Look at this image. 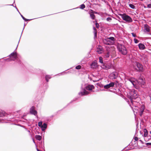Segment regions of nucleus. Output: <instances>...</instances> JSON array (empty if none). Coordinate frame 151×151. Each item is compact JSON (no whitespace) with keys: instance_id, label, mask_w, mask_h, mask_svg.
Wrapping results in <instances>:
<instances>
[{"instance_id":"nucleus-24","label":"nucleus","mask_w":151,"mask_h":151,"mask_svg":"<svg viewBox=\"0 0 151 151\" xmlns=\"http://www.w3.org/2000/svg\"><path fill=\"white\" fill-rule=\"evenodd\" d=\"M51 77L49 75H46L45 76V79L48 82L49 81V79H50Z\"/></svg>"},{"instance_id":"nucleus-35","label":"nucleus","mask_w":151,"mask_h":151,"mask_svg":"<svg viewBox=\"0 0 151 151\" xmlns=\"http://www.w3.org/2000/svg\"><path fill=\"white\" fill-rule=\"evenodd\" d=\"M134 140L135 141H138V139H139V138L138 137H135L134 138Z\"/></svg>"},{"instance_id":"nucleus-36","label":"nucleus","mask_w":151,"mask_h":151,"mask_svg":"<svg viewBox=\"0 0 151 151\" xmlns=\"http://www.w3.org/2000/svg\"><path fill=\"white\" fill-rule=\"evenodd\" d=\"M22 17L23 18V19L24 20L26 21H28V19H26L25 18H24L23 16L22 15Z\"/></svg>"},{"instance_id":"nucleus-30","label":"nucleus","mask_w":151,"mask_h":151,"mask_svg":"<svg viewBox=\"0 0 151 151\" xmlns=\"http://www.w3.org/2000/svg\"><path fill=\"white\" fill-rule=\"evenodd\" d=\"M85 7L86 6L84 4H82L80 6V8L81 9H83L84 8H85Z\"/></svg>"},{"instance_id":"nucleus-18","label":"nucleus","mask_w":151,"mask_h":151,"mask_svg":"<svg viewBox=\"0 0 151 151\" xmlns=\"http://www.w3.org/2000/svg\"><path fill=\"white\" fill-rule=\"evenodd\" d=\"M139 47L140 50H144L145 48L144 45L142 43H140L139 44Z\"/></svg>"},{"instance_id":"nucleus-17","label":"nucleus","mask_w":151,"mask_h":151,"mask_svg":"<svg viewBox=\"0 0 151 151\" xmlns=\"http://www.w3.org/2000/svg\"><path fill=\"white\" fill-rule=\"evenodd\" d=\"M47 125L45 123H44L43 125H42V126L41 127V129L42 131H44L47 128Z\"/></svg>"},{"instance_id":"nucleus-3","label":"nucleus","mask_w":151,"mask_h":151,"mask_svg":"<svg viewBox=\"0 0 151 151\" xmlns=\"http://www.w3.org/2000/svg\"><path fill=\"white\" fill-rule=\"evenodd\" d=\"M118 48L119 51L124 55L127 53V51L125 47L123 45L119 44L118 45Z\"/></svg>"},{"instance_id":"nucleus-27","label":"nucleus","mask_w":151,"mask_h":151,"mask_svg":"<svg viewBox=\"0 0 151 151\" xmlns=\"http://www.w3.org/2000/svg\"><path fill=\"white\" fill-rule=\"evenodd\" d=\"M99 62L101 63H103V58L101 57H100L99 58Z\"/></svg>"},{"instance_id":"nucleus-2","label":"nucleus","mask_w":151,"mask_h":151,"mask_svg":"<svg viewBox=\"0 0 151 151\" xmlns=\"http://www.w3.org/2000/svg\"><path fill=\"white\" fill-rule=\"evenodd\" d=\"M134 68L137 71L142 72L143 70L142 65L137 62H135L134 63Z\"/></svg>"},{"instance_id":"nucleus-10","label":"nucleus","mask_w":151,"mask_h":151,"mask_svg":"<svg viewBox=\"0 0 151 151\" xmlns=\"http://www.w3.org/2000/svg\"><path fill=\"white\" fill-rule=\"evenodd\" d=\"M86 89L88 91H91L95 88L94 86L93 85H88L86 87Z\"/></svg>"},{"instance_id":"nucleus-16","label":"nucleus","mask_w":151,"mask_h":151,"mask_svg":"<svg viewBox=\"0 0 151 151\" xmlns=\"http://www.w3.org/2000/svg\"><path fill=\"white\" fill-rule=\"evenodd\" d=\"M91 67L92 68H96L97 67V63L96 62H93L91 64Z\"/></svg>"},{"instance_id":"nucleus-15","label":"nucleus","mask_w":151,"mask_h":151,"mask_svg":"<svg viewBox=\"0 0 151 151\" xmlns=\"http://www.w3.org/2000/svg\"><path fill=\"white\" fill-rule=\"evenodd\" d=\"M91 11L92 12H91L90 13V16L93 19H94L95 18V16L94 14V13L95 12L94 11L92 10H91Z\"/></svg>"},{"instance_id":"nucleus-37","label":"nucleus","mask_w":151,"mask_h":151,"mask_svg":"<svg viewBox=\"0 0 151 151\" xmlns=\"http://www.w3.org/2000/svg\"><path fill=\"white\" fill-rule=\"evenodd\" d=\"M111 18L110 17H108L106 19V20L107 21H109L111 20Z\"/></svg>"},{"instance_id":"nucleus-20","label":"nucleus","mask_w":151,"mask_h":151,"mask_svg":"<svg viewBox=\"0 0 151 151\" xmlns=\"http://www.w3.org/2000/svg\"><path fill=\"white\" fill-rule=\"evenodd\" d=\"M144 28L147 31L149 32L150 31V27L147 24L144 25Z\"/></svg>"},{"instance_id":"nucleus-22","label":"nucleus","mask_w":151,"mask_h":151,"mask_svg":"<svg viewBox=\"0 0 151 151\" xmlns=\"http://www.w3.org/2000/svg\"><path fill=\"white\" fill-rule=\"evenodd\" d=\"M6 114L3 111H0V117L5 116Z\"/></svg>"},{"instance_id":"nucleus-8","label":"nucleus","mask_w":151,"mask_h":151,"mask_svg":"<svg viewBox=\"0 0 151 151\" xmlns=\"http://www.w3.org/2000/svg\"><path fill=\"white\" fill-rule=\"evenodd\" d=\"M109 76V78L111 79H115L117 76V73L116 72H113Z\"/></svg>"},{"instance_id":"nucleus-29","label":"nucleus","mask_w":151,"mask_h":151,"mask_svg":"<svg viewBox=\"0 0 151 151\" xmlns=\"http://www.w3.org/2000/svg\"><path fill=\"white\" fill-rule=\"evenodd\" d=\"M102 68H103V69H109V67H108L107 66H106V65H103L102 66Z\"/></svg>"},{"instance_id":"nucleus-39","label":"nucleus","mask_w":151,"mask_h":151,"mask_svg":"<svg viewBox=\"0 0 151 151\" xmlns=\"http://www.w3.org/2000/svg\"><path fill=\"white\" fill-rule=\"evenodd\" d=\"M146 145L147 146L151 145V143H146Z\"/></svg>"},{"instance_id":"nucleus-23","label":"nucleus","mask_w":151,"mask_h":151,"mask_svg":"<svg viewBox=\"0 0 151 151\" xmlns=\"http://www.w3.org/2000/svg\"><path fill=\"white\" fill-rule=\"evenodd\" d=\"M110 55V53H109V52L108 51H107V52L104 55V58H108L109 57Z\"/></svg>"},{"instance_id":"nucleus-11","label":"nucleus","mask_w":151,"mask_h":151,"mask_svg":"<svg viewBox=\"0 0 151 151\" xmlns=\"http://www.w3.org/2000/svg\"><path fill=\"white\" fill-rule=\"evenodd\" d=\"M114 85V83L113 82H111L109 84L105 85L104 87L105 89H108L110 87H113Z\"/></svg>"},{"instance_id":"nucleus-32","label":"nucleus","mask_w":151,"mask_h":151,"mask_svg":"<svg viewBox=\"0 0 151 151\" xmlns=\"http://www.w3.org/2000/svg\"><path fill=\"white\" fill-rule=\"evenodd\" d=\"M38 126L40 127L42 126V122H39L38 123Z\"/></svg>"},{"instance_id":"nucleus-5","label":"nucleus","mask_w":151,"mask_h":151,"mask_svg":"<svg viewBox=\"0 0 151 151\" xmlns=\"http://www.w3.org/2000/svg\"><path fill=\"white\" fill-rule=\"evenodd\" d=\"M129 95L130 98L132 99H135L138 96L137 91L134 90H132L129 93Z\"/></svg>"},{"instance_id":"nucleus-45","label":"nucleus","mask_w":151,"mask_h":151,"mask_svg":"<svg viewBox=\"0 0 151 151\" xmlns=\"http://www.w3.org/2000/svg\"><path fill=\"white\" fill-rule=\"evenodd\" d=\"M150 134H151V131L150 132Z\"/></svg>"},{"instance_id":"nucleus-46","label":"nucleus","mask_w":151,"mask_h":151,"mask_svg":"<svg viewBox=\"0 0 151 151\" xmlns=\"http://www.w3.org/2000/svg\"><path fill=\"white\" fill-rule=\"evenodd\" d=\"M150 100L151 101V97H150Z\"/></svg>"},{"instance_id":"nucleus-42","label":"nucleus","mask_w":151,"mask_h":151,"mask_svg":"<svg viewBox=\"0 0 151 151\" xmlns=\"http://www.w3.org/2000/svg\"><path fill=\"white\" fill-rule=\"evenodd\" d=\"M97 51L98 52H99V53H101V52H99V51L98 50H97Z\"/></svg>"},{"instance_id":"nucleus-1","label":"nucleus","mask_w":151,"mask_h":151,"mask_svg":"<svg viewBox=\"0 0 151 151\" xmlns=\"http://www.w3.org/2000/svg\"><path fill=\"white\" fill-rule=\"evenodd\" d=\"M115 40V39L114 37H110L104 39L103 42L105 44L111 45L114 43Z\"/></svg>"},{"instance_id":"nucleus-25","label":"nucleus","mask_w":151,"mask_h":151,"mask_svg":"<svg viewBox=\"0 0 151 151\" xmlns=\"http://www.w3.org/2000/svg\"><path fill=\"white\" fill-rule=\"evenodd\" d=\"M36 138V139L39 140H40L42 138L41 137L40 135H36L35 137Z\"/></svg>"},{"instance_id":"nucleus-7","label":"nucleus","mask_w":151,"mask_h":151,"mask_svg":"<svg viewBox=\"0 0 151 151\" xmlns=\"http://www.w3.org/2000/svg\"><path fill=\"white\" fill-rule=\"evenodd\" d=\"M35 107L34 106H32L30 109V113L33 114L35 116H36L37 114V111L35 110Z\"/></svg>"},{"instance_id":"nucleus-4","label":"nucleus","mask_w":151,"mask_h":151,"mask_svg":"<svg viewBox=\"0 0 151 151\" xmlns=\"http://www.w3.org/2000/svg\"><path fill=\"white\" fill-rule=\"evenodd\" d=\"M120 15L122 19L127 22L129 23L132 22L133 20L132 18L129 16L127 15L126 14H121Z\"/></svg>"},{"instance_id":"nucleus-26","label":"nucleus","mask_w":151,"mask_h":151,"mask_svg":"<svg viewBox=\"0 0 151 151\" xmlns=\"http://www.w3.org/2000/svg\"><path fill=\"white\" fill-rule=\"evenodd\" d=\"M94 32V33L95 37H96L97 36V30L95 27H93V28Z\"/></svg>"},{"instance_id":"nucleus-44","label":"nucleus","mask_w":151,"mask_h":151,"mask_svg":"<svg viewBox=\"0 0 151 151\" xmlns=\"http://www.w3.org/2000/svg\"><path fill=\"white\" fill-rule=\"evenodd\" d=\"M37 151H40V150H38V149H37Z\"/></svg>"},{"instance_id":"nucleus-21","label":"nucleus","mask_w":151,"mask_h":151,"mask_svg":"<svg viewBox=\"0 0 151 151\" xmlns=\"http://www.w3.org/2000/svg\"><path fill=\"white\" fill-rule=\"evenodd\" d=\"M144 137H147L148 134V131L146 129H144Z\"/></svg>"},{"instance_id":"nucleus-28","label":"nucleus","mask_w":151,"mask_h":151,"mask_svg":"<svg viewBox=\"0 0 151 151\" xmlns=\"http://www.w3.org/2000/svg\"><path fill=\"white\" fill-rule=\"evenodd\" d=\"M129 6L130 8L133 9H134L135 8V6L132 4H129Z\"/></svg>"},{"instance_id":"nucleus-43","label":"nucleus","mask_w":151,"mask_h":151,"mask_svg":"<svg viewBox=\"0 0 151 151\" xmlns=\"http://www.w3.org/2000/svg\"><path fill=\"white\" fill-rule=\"evenodd\" d=\"M94 12L95 13H94L97 14V13L96 12H95L94 11Z\"/></svg>"},{"instance_id":"nucleus-38","label":"nucleus","mask_w":151,"mask_h":151,"mask_svg":"<svg viewBox=\"0 0 151 151\" xmlns=\"http://www.w3.org/2000/svg\"><path fill=\"white\" fill-rule=\"evenodd\" d=\"M147 7L148 8H151V4H148L147 6Z\"/></svg>"},{"instance_id":"nucleus-19","label":"nucleus","mask_w":151,"mask_h":151,"mask_svg":"<svg viewBox=\"0 0 151 151\" xmlns=\"http://www.w3.org/2000/svg\"><path fill=\"white\" fill-rule=\"evenodd\" d=\"M138 82L139 83H140V84H141L142 85H144L145 83L144 80L142 78H140Z\"/></svg>"},{"instance_id":"nucleus-34","label":"nucleus","mask_w":151,"mask_h":151,"mask_svg":"<svg viewBox=\"0 0 151 151\" xmlns=\"http://www.w3.org/2000/svg\"><path fill=\"white\" fill-rule=\"evenodd\" d=\"M134 42L135 43H138V42H139V41L136 38L134 39Z\"/></svg>"},{"instance_id":"nucleus-40","label":"nucleus","mask_w":151,"mask_h":151,"mask_svg":"<svg viewBox=\"0 0 151 151\" xmlns=\"http://www.w3.org/2000/svg\"><path fill=\"white\" fill-rule=\"evenodd\" d=\"M132 34L133 37H136V35L134 33H132Z\"/></svg>"},{"instance_id":"nucleus-9","label":"nucleus","mask_w":151,"mask_h":151,"mask_svg":"<svg viewBox=\"0 0 151 151\" xmlns=\"http://www.w3.org/2000/svg\"><path fill=\"white\" fill-rule=\"evenodd\" d=\"M10 58L11 59L14 60L17 58V55L16 52L12 53L9 55Z\"/></svg>"},{"instance_id":"nucleus-6","label":"nucleus","mask_w":151,"mask_h":151,"mask_svg":"<svg viewBox=\"0 0 151 151\" xmlns=\"http://www.w3.org/2000/svg\"><path fill=\"white\" fill-rule=\"evenodd\" d=\"M107 51L109 52V53L111 54V56H114L116 55V52L115 48L114 46H110L108 47L107 49Z\"/></svg>"},{"instance_id":"nucleus-14","label":"nucleus","mask_w":151,"mask_h":151,"mask_svg":"<svg viewBox=\"0 0 151 151\" xmlns=\"http://www.w3.org/2000/svg\"><path fill=\"white\" fill-rule=\"evenodd\" d=\"M145 110V106H144L142 105L140 109V112L139 113V115L142 116V115L143 113Z\"/></svg>"},{"instance_id":"nucleus-13","label":"nucleus","mask_w":151,"mask_h":151,"mask_svg":"<svg viewBox=\"0 0 151 151\" xmlns=\"http://www.w3.org/2000/svg\"><path fill=\"white\" fill-rule=\"evenodd\" d=\"M129 81L131 82L134 86H135L136 85L137 81L134 78H131L129 79Z\"/></svg>"},{"instance_id":"nucleus-31","label":"nucleus","mask_w":151,"mask_h":151,"mask_svg":"<svg viewBox=\"0 0 151 151\" xmlns=\"http://www.w3.org/2000/svg\"><path fill=\"white\" fill-rule=\"evenodd\" d=\"M81 67L80 65H78L76 67V68L77 69H80Z\"/></svg>"},{"instance_id":"nucleus-33","label":"nucleus","mask_w":151,"mask_h":151,"mask_svg":"<svg viewBox=\"0 0 151 151\" xmlns=\"http://www.w3.org/2000/svg\"><path fill=\"white\" fill-rule=\"evenodd\" d=\"M95 25H96V27L97 29H99V24L98 23H97V22H96L95 24Z\"/></svg>"},{"instance_id":"nucleus-41","label":"nucleus","mask_w":151,"mask_h":151,"mask_svg":"<svg viewBox=\"0 0 151 151\" xmlns=\"http://www.w3.org/2000/svg\"><path fill=\"white\" fill-rule=\"evenodd\" d=\"M139 141H140V142H142V143H143V142H142V140H139Z\"/></svg>"},{"instance_id":"nucleus-12","label":"nucleus","mask_w":151,"mask_h":151,"mask_svg":"<svg viewBox=\"0 0 151 151\" xmlns=\"http://www.w3.org/2000/svg\"><path fill=\"white\" fill-rule=\"evenodd\" d=\"M90 93L89 92L86 91L85 89H84L83 92H81L79 93V95L81 96H83L87 95L89 94Z\"/></svg>"}]
</instances>
